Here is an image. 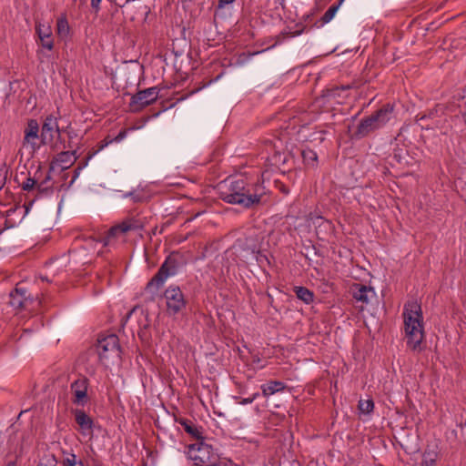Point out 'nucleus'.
<instances>
[{"instance_id": "nucleus-6", "label": "nucleus", "mask_w": 466, "mask_h": 466, "mask_svg": "<svg viewBox=\"0 0 466 466\" xmlns=\"http://www.w3.org/2000/svg\"><path fill=\"white\" fill-rule=\"evenodd\" d=\"M177 258L173 255L168 256L159 268L157 274L147 284V289L152 291L157 290L164 285L169 277L174 276L177 273Z\"/></svg>"}, {"instance_id": "nucleus-29", "label": "nucleus", "mask_w": 466, "mask_h": 466, "mask_svg": "<svg viewBox=\"0 0 466 466\" xmlns=\"http://www.w3.org/2000/svg\"><path fill=\"white\" fill-rule=\"evenodd\" d=\"M259 396L258 392L253 393L248 398H238V402L241 405H247L252 403Z\"/></svg>"}, {"instance_id": "nucleus-26", "label": "nucleus", "mask_w": 466, "mask_h": 466, "mask_svg": "<svg viewBox=\"0 0 466 466\" xmlns=\"http://www.w3.org/2000/svg\"><path fill=\"white\" fill-rule=\"evenodd\" d=\"M374 408V402L372 400H360L359 401V410L363 414H370Z\"/></svg>"}, {"instance_id": "nucleus-27", "label": "nucleus", "mask_w": 466, "mask_h": 466, "mask_svg": "<svg viewBox=\"0 0 466 466\" xmlns=\"http://www.w3.org/2000/svg\"><path fill=\"white\" fill-rule=\"evenodd\" d=\"M64 466H84L81 460H77L76 454L66 453V458L63 460Z\"/></svg>"}, {"instance_id": "nucleus-12", "label": "nucleus", "mask_w": 466, "mask_h": 466, "mask_svg": "<svg viewBox=\"0 0 466 466\" xmlns=\"http://www.w3.org/2000/svg\"><path fill=\"white\" fill-rule=\"evenodd\" d=\"M39 125L36 120L31 119L28 121L25 129V137L23 145L29 147L32 152H35L40 147L41 137L39 136Z\"/></svg>"}, {"instance_id": "nucleus-37", "label": "nucleus", "mask_w": 466, "mask_h": 466, "mask_svg": "<svg viewBox=\"0 0 466 466\" xmlns=\"http://www.w3.org/2000/svg\"><path fill=\"white\" fill-rule=\"evenodd\" d=\"M96 466H102V465H96Z\"/></svg>"}, {"instance_id": "nucleus-17", "label": "nucleus", "mask_w": 466, "mask_h": 466, "mask_svg": "<svg viewBox=\"0 0 466 466\" xmlns=\"http://www.w3.org/2000/svg\"><path fill=\"white\" fill-rule=\"evenodd\" d=\"M76 160V151H63L56 157V161L60 165L62 169L68 168Z\"/></svg>"}, {"instance_id": "nucleus-23", "label": "nucleus", "mask_w": 466, "mask_h": 466, "mask_svg": "<svg viewBox=\"0 0 466 466\" xmlns=\"http://www.w3.org/2000/svg\"><path fill=\"white\" fill-rule=\"evenodd\" d=\"M438 459L437 451L427 450L423 453L421 466H434Z\"/></svg>"}, {"instance_id": "nucleus-13", "label": "nucleus", "mask_w": 466, "mask_h": 466, "mask_svg": "<svg viewBox=\"0 0 466 466\" xmlns=\"http://www.w3.org/2000/svg\"><path fill=\"white\" fill-rule=\"evenodd\" d=\"M35 32L38 35L40 45L47 49L52 50L54 47V39L52 37V29L48 24L37 23Z\"/></svg>"}, {"instance_id": "nucleus-33", "label": "nucleus", "mask_w": 466, "mask_h": 466, "mask_svg": "<svg viewBox=\"0 0 466 466\" xmlns=\"http://www.w3.org/2000/svg\"><path fill=\"white\" fill-rule=\"evenodd\" d=\"M236 0H218V7L222 8L226 5L234 3Z\"/></svg>"}, {"instance_id": "nucleus-9", "label": "nucleus", "mask_w": 466, "mask_h": 466, "mask_svg": "<svg viewBox=\"0 0 466 466\" xmlns=\"http://www.w3.org/2000/svg\"><path fill=\"white\" fill-rule=\"evenodd\" d=\"M350 292L355 301L360 303L359 307L361 310L376 299L374 289L360 283L353 284Z\"/></svg>"}, {"instance_id": "nucleus-2", "label": "nucleus", "mask_w": 466, "mask_h": 466, "mask_svg": "<svg viewBox=\"0 0 466 466\" xmlns=\"http://www.w3.org/2000/svg\"><path fill=\"white\" fill-rule=\"evenodd\" d=\"M402 316L408 347L413 351H421L424 339L423 317L418 301H408L404 305Z\"/></svg>"}, {"instance_id": "nucleus-19", "label": "nucleus", "mask_w": 466, "mask_h": 466, "mask_svg": "<svg viewBox=\"0 0 466 466\" xmlns=\"http://www.w3.org/2000/svg\"><path fill=\"white\" fill-rule=\"evenodd\" d=\"M376 129H379V128L377 127H375V123L373 122L371 117L369 116L360 121V123L358 126L356 135L360 137H363Z\"/></svg>"}, {"instance_id": "nucleus-24", "label": "nucleus", "mask_w": 466, "mask_h": 466, "mask_svg": "<svg viewBox=\"0 0 466 466\" xmlns=\"http://www.w3.org/2000/svg\"><path fill=\"white\" fill-rule=\"evenodd\" d=\"M302 157H303V160H304V163L309 167H315L316 166V163H317V160H318V156H317V153L309 148H306V149H303L302 150Z\"/></svg>"}, {"instance_id": "nucleus-22", "label": "nucleus", "mask_w": 466, "mask_h": 466, "mask_svg": "<svg viewBox=\"0 0 466 466\" xmlns=\"http://www.w3.org/2000/svg\"><path fill=\"white\" fill-rule=\"evenodd\" d=\"M69 25H68V22L66 20V17H59L56 21V32H57V35L62 37V38H65L69 34Z\"/></svg>"}, {"instance_id": "nucleus-3", "label": "nucleus", "mask_w": 466, "mask_h": 466, "mask_svg": "<svg viewBox=\"0 0 466 466\" xmlns=\"http://www.w3.org/2000/svg\"><path fill=\"white\" fill-rule=\"evenodd\" d=\"M186 453L195 466H217L219 462L218 452L202 440L187 445Z\"/></svg>"}, {"instance_id": "nucleus-4", "label": "nucleus", "mask_w": 466, "mask_h": 466, "mask_svg": "<svg viewBox=\"0 0 466 466\" xmlns=\"http://www.w3.org/2000/svg\"><path fill=\"white\" fill-rule=\"evenodd\" d=\"M96 350L99 359L106 364L120 359V346L117 336L111 334L97 340Z\"/></svg>"}, {"instance_id": "nucleus-31", "label": "nucleus", "mask_w": 466, "mask_h": 466, "mask_svg": "<svg viewBox=\"0 0 466 466\" xmlns=\"http://www.w3.org/2000/svg\"><path fill=\"white\" fill-rule=\"evenodd\" d=\"M6 180V170L5 167L0 168V189L5 186Z\"/></svg>"}, {"instance_id": "nucleus-25", "label": "nucleus", "mask_w": 466, "mask_h": 466, "mask_svg": "<svg viewBox=\"0 0 466 466\" xmlns=\"http://www.w3.org/2000/svg\"><path fill=\"white\" fill-rule=\"evenodd\" d=\"M344 0H339L337 5H331L330 7H329V9L324 13L323 16L321 17V21L323 24H327L333 19V17L335 16L336 13L339 8V5Z\"/></svg>"}, {"instance_id": "nucleus-10", "label": "nucleus", "mask_w": 466, "mask_h": 466, "mask_svg": "<svg viewBox=\"0 0 466 466\" xmlns=\"http://www.w3.org/2000/svg\"><path fill=\"white\" fill-rule=\"evenodd\" d=\"M60 137V129L58 127L57 118L53 116H47L41 129V143L43 145L52 144L56 138Z\"/></svg>"}, {"instance_id": "nucleus-34", "label": "nucleus", "mask_w": 466, "mask_h": 466, "mask_svg": "<svg viewBox=\"0 0 466 466\" xmlns=\"http://www.w3.org/2000/svg\"><path fill=\"white\" fill-rule=\"evenodd\" d=\"M102 0H91V5L96 10H99V5Z\"/></svg>"}, {"instance_id": "nucleus-18", "label": "nucleus", "mask_w": 466, "mask_h": 466, "mask_svg": "<svg viewBox=\"0 0 466 466\" xmlns=\"http://www.w3.org/2000/svg\"><path fill=\"white\" fill-rule=\"evenodd\" d=\"M285 389V384L282 381L271 380L267 384L261 385L262 395L268 397L275 393L280 392Z\"/></svg>"}, {"instance_id": "nucleus-36", "label": "nucleus", "mask_w": 466, "mask_h": 466, "mask_svg": "<svg viewBox=\"0 0 466 466\" xmlns=\"http://www.w3.org/2000/svg\"><path fill=\"white\" fill-rule=\"evenodd\" d=\"M110 142H111V141H109V142H105V144H103V145L100 147V149L104 148V147H105L106 146H107Z\"/></svg>"}, {"instance_id": "nucleus-30", "label": "nucleus", "mask_w": 466, "mask_h": 466, "mask_svg": "<svg viewBox=\"0 0 466 466\" xmlns=\"http://www.w3.org/2000/svg\"><path fill=\"white\" fill-rule=\"evenodd\" d=\"M36 184V181L35 179L32 178V177H27L25 181L23 182L22 184V188L25 190V191H30L31 189L34 188V187L35 186Z\"/></svg>"}, {"instance_id": "nucleus-8", "label": "nucleus", "mask_w": 466, "mask_h": 466, "mask_svg": "<svg viewBox=\"0 0 466 466\" xmlns=\"http://www.w3.org/2000/svg\"><path fill=\"white\" fill-rule=\"evenodd\" d=\"M89 380L87 378L81 376L74 380L70 385L72 393V401L78 406H84L88 402V390Z\"/></svg>"}, {"instance_id": "nucleus-32", "label": "nucleus", "mask_w": 466, "mask_h": 466, "mask_svg": "<svg viewBox=\"0 0 466 466\" xmlns=\"http://www.w3.org/2000/svg\"><path fill=\"white\" fill-rule=\"evenodd\" d=\"M127 136V131L126 130H122L118 133V135L114 138V141L116 142H120L122 141Z\"/></svg>"}, {"instance_id": "nucleus-14", "label": "nucleus", "mask_w": 466, "mask_h": 466, "mask_svg": "<svg viewBox=\"0 0 466 466\" xmlns=\"http://www.w3.org/2000/svg\"><path fill=\"white\" fill-rule=\"evenodd\" d=\"M31 302L30 297L27 295L25 289L16 287L10 293V305L15 309H24Z\"/></svg>"}, {"instance_id": "nucleus-5", "label": "nucleus", "mask_w": 466, "mask_h": 466, "mask_svg": "<svg viewBox=\"0 0 466 466\" xmlns=\"http://www.w3.org/2000/svg\"><path fill=\"white\" fill-rule=\"evenodd\" d=\"M146 225V218L141 217H129L124 219L119 224L112 227L107 235L102 238L104 246H107L112 238L116 237L118 234H126L129 231L142 230Z\"/></svg>"}, {"instance_id": "nucleus-35", "label": "nucleus", "mask_w": 466, "mask_h": 466, "mask_svg": "<svg viewBox=\"0 0 466 466\" xmlns=\"http://www.w3.org/2000/svg\"><path fill=\"white\" fill-rule=\"evenodd\" d=\"M463 123L466 125V111L461 115Z\"/></svg>"}, {"instance_id": "nucleus-7", "label": "nucleus", "mask_w": 466, "mask_h": 466, "mask_svg": "<svg viewBox=\"0 0 466 466\" xmlns=\"http://www.w3.org/2000/svg\"><path fill=\"white\" fill-rule=\"evenodd\" d=\"M167 313L175 316L181 313L187 306V300L179 287L171 285L164 292Z\"/></svg>"}, {"instance_id": "nucleus-15", "label": "nucleus", "mask_w": 466, "mask_h": 466, "mask_svg": "<svg viewBox=\"0 0 466 466\" xmlns=\"http://www.w3.org/2000/svg\"><path fill=\"white\" fill-rule=\"evenodd\" d=\"M392 113L393 106L390 104H387L370 116L375 123V127L380 128L391 119Z\"/></svg>"}, {"instance_id": "nucleus-1", "label": "nucleus", "mask_w": 466, "mask_h": 466, "mask_svg": "<svg viewBox=\"0 0 466 466\" xmlns=\"http://www.w3.org/2000/svg\"><path fill=\"white\" fill-rule=\"evenodd\" d=\"M265 194L263 184L248 185L242 178L226 180L219 186V197L222 200L245 208L258 205Z\"/></svg>"}, {"instance_id": "nucleus-28", "label": "nucleus", "mask_w": 466, "mask_h": 466, "mask_svg": "<svg viewBox=\"0 0 466 466\" xmlns=\"http://www.w3.org/2000/svg\"><path fill=\"white\" fill-rule=\"evenodd\" d=\"M57 461L53 454L45 455L37 466H56Z\"/></svg>"}, {"instance_id": "nucleus-16", "label": "nucleus", "mask_w": 466, "mask_h": 466, "mask_svg": "<svg viewBox=\"0 0 466 466\" xmlns=\"http://www.w3.org/2000/svg\"><path fill=\"white\" fill-rule=\"evenodd\" d=\"M176 421L182 427V429L196 441L203 439L202 428L198 427L195 422L190 420L179 418Z\"/></svg>"}, {"instance_id": "nucleus-21", "label": "nucleus", "mask_w": 466, "mask_h": 466, "mask_svg": "<svg viewBox=\"0 0 466 466\" xmlns=\"http://www.w3.org/2000/svg\"><path fill=\"white\" fill-rule=\"evenodd\" d=\"M294 292L297 298L306 304H310L314 300V294L305 287H295Z\"/></svg>"}, {"instance_id": "nucleus-11", "label": "nucleus", "mask_w": 466, "mask_h": 466, "mask_svg": "<svg viewBox=\"0 0 466 466\" xmlns=\"http://www.w3.org/2000/svg\"><path fill=\"white\" fill-rule=\"evenodd\" d=\"M158 94L159 90L156 86L139 91L132 96L131 106L134 110H139L155 102L158 97Z\"/></svg>"}, {"instance_id": "nucleus-20", "label": "nucleus", "mask_w": 466, "mask_h": 466, "mask_svg": "<svg viewBox=\"0 0 466 466\" xmlns=\"http://www.w3.org/2000/svg\"><path fill=\"white\" fill-rule=\"evenodd\" d=\"M76 421L83 432H90L93 426L92 419L83 410H76Z\"/></svg>"}]
</instances>
